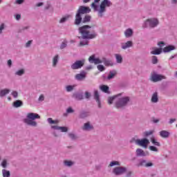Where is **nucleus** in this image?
Returning a JSON list of instances; mask_svg holds the SVG:
<instances>
[{"instance_id": "nucleus-28", "label": "nucleus", "mask_w": 177, "mask_h": 177, "mask_svg": "<svg viewBox=\"0 0 177 177\" xmlns=\"http://www.w3.org/2000/svg\"><path fill=\"white\" fill-rule=\"evenodd\" d=\"M100 89H101V91H102V92H104L105 93H109V86L106 85L100 86Z\"/></svg>"}, {"instance_id": "nucleus-21", "label": "nucleus", "mask_w": 177, "mask_h": 177, "mask_svg": "<svg viewBox=\"0 0 177 177\" xmlns=\"http://www.w3.org/2000/svg\"><path fill=\"white\" fill-rule=\"evenodd\" d=\"M160 136H161V138H169V132L165 130H162L160 131Z\"/></svg>"}, {"instance_id": "nucleus-26", "label": "nucleus", "mask_w": 177, "mask_h": 177, "mask_svg": "<svg viewBox=\"0 0 177 177\" xmlns=\"http://www.w3.org/2000/svg\"><path fill=\"white\" fill-rule=\"evenodd\" d=\"M23 106V102L21 100H17L13 102V107L17 108Z\"/></svg>"}, {"instance_id": "nucleus-40", "label": "nucleus", "mask_w": 177, "mask_h": 177, "mask_svg": "<svg viewBox=\"0 0 177 177\" xmlns=\"http://www.w3.org/2000/svg\"><path fill=\"white\" fill-rule=\"evenodd\" d=\"M152 63L153 64H157L158 63V59L156 56L152 57Z\"/></svg>"}, {"instance_id": "nucleus-39", "label": "nucleus", "mask_w": 177, "mask_h": 177, "mask_svg": "<svg viewBox=\"0 0 177 177\" xmlns=\"http://www.w3.org/2000/svg\"><path fill=\"white\" fill-rule=\"evenodd\" d=\"M114 165H120V162L113 160L111 162L109 167H114Z\"/></svg>"}, {"instance_id": "nucleus-43", "label": "nucleus", "mask_w": 177, "mask_h": 177, "mask_svg": "<svg viewBox=\"0 0 177 177\" xmlns=\"http://www.w3.org/2000/svg\"><path fill=\"white\" fill-rule=\"evenodd\" d=\"M97 68L99 70V71H104V70L106 69V68H104L103 65H98Z\"/></svg>"}, {"instance_id": "nucleus-64", "label": "nucleus", "mask_w": 177, "mask_h": 177, "mask_svg": "<svg viewBox=\"0 0 177 177\" xmlns=\"http://www.w3.org/2000/svg\"><path fill=\"white\" fill-rule=\"evenodd\" d=\"M171 3H177V0H171Z\"/></svg>"}, {"instance_id": "nucleus-11", "label": "nucleus", "mask_w": 177, "mask_h": 177, "mask_svg": "<svg viewBox=\"0 0 177 177\" xmlns=\"http://www.w3.org/2000/svg\"><path fill=\"white\" fill-rule=\"evenodd\" d=\"M113 172L115 175H122L127 172V169L122 167H118L113 169Z\"/></svg>"}, {"instance_id": "nucleus-6", "label": "nucleus", "mask_w": 177, "mask_h": 177, "mask_svg": "<svg viewBox=\"0 0 177 177\" xmlns=\"http://www.w3.org/2000/svg\"><path fill=\"white\" fill-rule=\"evenodd\" d=\"M91 12V8L89 7L80 6L75 16V24L78 26L82 21V17L81 15H84V13H89Z\"/></svg>"}, {"instance_id": "nucleus-57", "label": "nucleus", "mask_w": 177, "mask_h": 177, "mask_svg": "<svg viewBox=\"0 0 177 177\" xmlns=\"http://www.w3.org/2000/svg\"><path fill=\"white\" fill-rule=\"evenodd\" d=\"M68 136L69 138H71V139H75V135H74L73 133H69Z\"/></svg>"}, {"instance_id": "nucleus-47", "label": "nucleus", "mask_w": 177, "mask_h": 177, "mask_svg": "<svg viewBox=\"0 0 177 177\" xmlns=\"http://www.w3.org/2000/svg\"><path fill=\"white\" fill-rule=\"evenodd\" d=\"M74 112V109H73V108L71 107H68L67 109H66V113L68 114H70L71 113H73Z\"/></svg>"}, {"instance_id": "nucleus-15", "label": "nucleus", "mask_w": 177, "mask_h": 177, "mask_svg": "<svg viewBox=\"0 0 177 177\" xmlns=\"http://www.w3.org/2000/svg\"><path fill=\"white\" fill-rule=\"evenodd\" d=\"M133 45V43L131 41H128L126 43H122L121 44V47L122 49H128V48H131Z\"/></svg>"}, {"instance_id": "nucleus-14", "label": "nucleus", "mask_w": 177, "mask_h": 177, "mask_svg": "<svg viewBox=\"0 0 177 177\" xmlns=\"http://www.w3.org/2000/svg\"><path fill=\"white\" fill-rule=\"evenodd\" d=\"M75 78L77 81H82L83 80H85V78H86V73L82 72L79 74H77Z\"/></svg>"}, {"instance_id": "nucleus-34", "label": "nucleus", "mask_w": 177, "mask_h": 177, "mask_svg": "<svg viewBox=\"0 0 177 177\" xmlns=\"http://www.w3.org/2000/svg\"><path fill=\"white\" fill-rule=\"evenodd\" d=\"M47 121L48 124H59V120H53L50 118H48Z\"/></svg>"}, {"instance_id": "nucleus-10", "label": "nucleus", "mask_w": 177, "mask_h": 177, "mask_svg": "<svg viewBox=\"0 0 177 177\" xmlns=\"http://www.w3.org/2000/svg\"><path fill=\"white\" fill-rule=\"evenodd\" d=\"M85 64V60H79L76 61L74 64L71 65L72 70H78V68H81L82 66Z\"/></svg>"}, {"instance_id": "nucleus-2", "label": "nucleus", "mask_w": 177, "mask_h": 177, "mask_svg": "<svg viewBox=\"0 0 177 177\" xmlns=\"http://www.w3.org/2000/svg\"><path fill=\"white\" fill-rule=\"evenodd\" d=\"M129 97L124 95V93H122L109 97L108 103L109 104H113V102H115L116 109H122L129 103Z\"/></svg>"}, {"instance_id": "nucleus-23", "label": "nucleus", "mask_w": 177, "mask_h": 177, "mask_svg": "<svg viewBox=\"0 0 177 177\" xmlns=\"http://www.w3.org/2000/svg\"><path fill=\"white\" fill-rule=\"evenodd\" d=\"M70 17H72L71 15H66L64 17H63L60 20H59V23L60 24H63V23H66V21H67V20H68V19H70Z\"/></svg>"}, {"instance_id": "nucleus-54", "label": "nucleus", "mask_w": 177, "mask_h": 177, "mask_svg": "<svg viewBox=\"0 0 177 177\" xmlns=\"http://www.w3.org/2000/svg\"><path fill=\"white\" fill-rule=\"evenodd\" d=\"M149 167H153V162H147V165L145 166L146 168H149Z\"/></svg>"}, {"instance_id": "nucleus-45", "label": "nucleus", "mask_w": 177, "mask_h": 177, "mask_svg": "<svg viewBox=\"0 0 177 177\" xmlns=\"http://www.w3.org/2000/svg\"><path fill=\"white\" fill-rule=\"evenodd\" d=\"M8 165V161L6 160H3L1 162V166L3 168H6V165Z\"/></svg>"}, {"instance_id": "nucleus-56", "label": "nucleus", "mask_w": 177, "mask_h": 177, "mask_svg": "<svg viewBox=\"0 0 177 177\" xmlns=\"http://www.w3.org/2000/svg\"><path fill=\"white\" fill-rule=\"evenodd\" d=\"M5 28V25L3 24L0 26V34H2V30Z\"/></svg>"}, {"instance_id": "nucleus-36", "label": "nucleus", "mask_w": 177, "mask_h": 177, "mask_svg": "<svg viewBox=\"0 0 177 177\" xmlns=\"http://www.w3.org/2000/svg\"><path fill=\"white\" fill-rule=\"evenodd\" d=\"M24 74V69H20L15 73V75L21 76Z\"/></svg>"}, {"instance_id": "nucleus-5", "label": "nucleus", "mask_w": 177, "mask_h": 177, "mask_svg": "<svg viewBox=\"0 0 177 177\" xmlns=\"http://www.w3.org/2000/svg\"><path fill=\"white\" fill-rule=\"evenodd\" d=\"M90 63H94V64H100L103 63L104 66H113V62L109 59H106L105 57L102 58H95V55H92L88 58Z\"/></svg>"}, {"instance_id": "nucleus-27", "label": "nucleus", "mask_w": 177, "mask_h": 177, "mask_svg": "<svg viewBox=\"0 0 177 177\" xmlns=\"http://www.w3.org/2000/svg\"><path fill=\"white\" fill-rule=\"evenodd\" d=\"M115 57L117 63H119V64L122 63V56H121V55L115 54Z\"/></svg>"}, {"instance_id": "nucleus-58", "label": "nucleus", "mask_w": 177, "mask_h": 177, "mask_svg": "<svg viewBox=\"0 0 177 177\" xmlns=\"http://www.w3.org/2000/svg\"><path fill=\"white\" fill-rule=\"evenodd\" d=\"M15 19H16V20H20V19H21V15H17L15 16Z\"/></svg>"}, {"instance_id": "nucleus-7", "label": "nucleus", "mask_w": 177, "mask_h": 177, "mask_svg": "<svg viewBox=\"0 0 177 177\" xmlns=\"http://www.w3.org/2000/svg\"><path fill=\"white\" fill-rule=\"evenodd\" d=\"M160 21L157 18H150L147 19L144 24V27H150V28H154L158 26Z\"/></svg>"}, {"instance_id": "nucleus-32", "label": "nucleus", "mask_w": 177, "mask_h": 177, "mask_svg": "<svg viewBox=\"0 0 177 177\" xmlns=\"http://www.w3.org/2000/svg\"><path fill=\"white\" fill-rule=\"evenodd\" d=\"M64 162L66 167H71V165H74V162L71 160H65Z\"/></svg>"}, {"instance_id": "nucleus-38", "label": "nucleus", "mask_w": 177, "mask_h": 177, "mask_svg": "<svg viewBox=\"0 0 177 177\" xmlns=\"http://www.w3.org/2000/svg\"><path fill=\"white\" fill-rule=\"evenodd\" d=\"M154 133V131H145L144 132L143 135L144 136H150V135H153Z\"/></svg>"}, {"instance_id": "nucleus-42", "label": "nucleus", "mask_w": 177, "mask_h": 177, "mask_svg": "<svg viewBox=\"0 0 177 177\" xmlns=\"http://www.w3.org/2000/svg\"><path fill=\"white\" fill-rule=\"evenodd\" d=\"M149 150H151V151H156V153L158 151V149L154 146H150Z\"/></svg>"}, {"instance_id": "nucleus-61", "label": "nucleus", "mask_w": 177, "mask_h": 177, "mask_svg": "<svg viewBox=\"0 0 177 177\" xmlns=\"http://www.w3.org/2000/svg\"><path fill=\"white\" fill-rule=\"evenodd\" d=\"M160 121V120L158 119H153V122H154L155 124H157V122H158Z\"/></svg>"}, {"instance_id": "nucleus-59", "label": "nucleus", "mask_w": 177, "mask_h": 177, "mask_svg": "<svg viewBox=\"0 0 177 177\" xmlns=\"http://www.w3.org/2000/svg\"><path fill=\"white\" fill-rule=\"evenodd\" d=\"M8 66L9 67H11V66H12V60L9 59V60L8 61Z\"/></svg>"}, {"instance_id": "nucleus-3", "label": "nucleus", "mask_w": 177, "mask_h": 177, "mask_svg": "<svg viewBox=\"0 0 177 177\" xmlns=\"http://www.w3.org/2000/svg\"><path fill=\"white\" fill-rule=\"evenodd\" d=\"M79 31L84 39H92L97 35L95 32L91 33V28L89 26H84L80 28Z\"/></svg>"}, {"instance_id": "nucleus-63", "label": "nucleus", "mask_w": 177, "mask_h": 177, "mask_svg": "<svg viewBox=\"0 0 177 177\" xmlns=\"http://www.w3.org/2000/svg\"><path fill=\"white\" fill-rule=\"evenodd\" d=\"M42 5H44L43 3H39L37 4V6L39 7V6H42Z\"/></svg>"}, {"instance_id": "nucleus-12", "label": "nucleus", "mask_w": 177, "mask_h": 177, "mask_svg": "<svg viewBox=\"0 0 177 177\" xmlns=\"http://www.w3.org/2000/svg\"><path fill=\"white\" fill-rule=\"evenodd\" d=\"M136 154L137 157H146V156H149V152H145L142 149H137Z\"/></svg>"}, {"instance_id": "nucleus-30", "label": "nucleus", "mask_w": 177, "mask_h": 177, "mask_svg": "<svg viewBox=\"0 0 177 177\" xmlns=\"http://www.w3.org/2000/svg\"><path fill=\"white\" fill-rule=\"evenodd\" d=\"M75 99L77 100H82L84 99V97L82 96V94L81 93H76L74 95Z\"/></svg>"}, {"instance_id": "nucleus-17", "label": "nucleus", "mask_w": 177, "mask_h": 177, "mask_svg": "<svg viewBox=\"0 0 177 177\" xmlns=\"http://www.w3.org/2000/svg\"><path fill=\"white\" fill-rule=\"evenodd\" d=\"M83 129L84 131H91V129H93V125L91 124V122H88L84 124Z\"/></svg>"}, {"instance_id": "nucleus-16", "label": "nucleus", "mask_w": 177, "mask_h": 177, "mask_svg": "<svg viewBox=\"0 0 177 177\" xmlns=\"http://www.w3.org/2000/svg\"><path fill=\"white\" fill-rule=\"evenodd\" d=\"M94 99L96 100L98 104V107H100V98L99 92L97 91V90L94 91Z\"/></svg>"}, {"instance_id": "nucleus-9", "label": "nucleus", "mask_w": 177, "mask_h": 177, "mask_svg": "<svg viewBox=\"0 0 177 177\" xmlns=\"http://www.w3.org/2000/svg\"><path fill=\"white\" fill-rule=\"evenodd\" d=\"M161 80H165V76L162 75H158L156 73V72H153L151 75V80L153 82H158V81H161Z\"/></svg>"}, {"instance_id": "nucleus-35", "label": "nucleus", "mask_w": 177, "mask_h": 177, "mask_svg": "<svg viewBox=\"0 0 177 177\" xmlns=\"http://www.w3.org/2000/svg\"><path fill=\"white\" fill-rule=\"evenodd\" d=\"M74 88H75V85H73V86H71V85L67 86L66 87V92H71V91H73V89H74Z\"/></svg>"}, {"instance_id": "nucleus-53", "label": "nucleus", "mask_w": 177, "mask_h": 177, "mask_svg": "<svg viewBox=\"0 0 177 177\" xmlns=\"http://www.w3.org/2000/svg\"><path fill=\"white\" fill-rule=\"evenodd\" d=\"M66 46H67V42L66 41L62 42V44H61V49H64Z\"/></svg>"}, {"instance_id": "nucleus-4", "label": "nucleus", "mask_w": 177, "mask_h": 177, "mask_svg": "<svg viewBox=\"0 0 177 177\" xmlns=\"http://www.w3.org/2000/svg\"><path fill=\"white\" fill-rule=\"evenodd\" d=\"M41 116L38 115V113H29L27 115V118L24 119L25 124L27 125H30V127H37V122L34 121V120H39Z\"/></svg>"}, {"instance_id": "nucleus-20", "label": "nucleus", "mask_w": 177, "mask_h": 177, "mask_svg": "<svg viewBox=\"0 0 177 177\" xmlns=\"http://www.w3.org/2000/svg\"><path fill=\"white\" fill-rule=\"evenodd\" d=\"M171 50H175V46H167L163 48V52L165 53H167L168 52H171Z\"/></svg>"}, {"instance_id": "nucleus-31", "label": "nucleus", "mask_w": 177, "mask_h": 177, "mask_svg": "<svg viewBox=\"0 0 177 177\" xmlns=\"http://www.w3.org/2000/svg\"><path fill=\"white\" fill-rule=\"evenodd\" d=\"M151 143H153V145H154V146H158V147H160V144L159 142H157V140L154 138V137H152L151 138Z\"/></svg>"}, {"instance_id": "nucleus-8", "label": "nucleus", "mask_w": 177, "mask_h": 177, "mask_svg": "<svg viewBox=\"0 0 177 177\" xmlns=\"http://www.w3.org/2000/svg\"><path fill=\"white\" fill-rule=\"evenodd\" d=\"M136 144H137L138 146H141V147H145V149H147V146L150 144V141H149L147 138H142V139H137L136 140Z\"/></svg>"}, {"instance_id": "nucleus-52", "label": "nucleus", "mask_w": 177, "mask_h": 177, "mask_svg": "<svg viewBox=\"0 0 177 177\" xmlns=\"http://www.w3.org/2000/svg\"><path fill=\"white\" fill-rule=\"evenodd\" d=\"M31 44H32V40H29L26 44V48H30L31 46Z\"/></svg>"}, {"instance_id": "nucleus-18", "label": "nucleus", "mask_w": 177, "mask_h": 177, "mask_svg": "<svg viewBox=\"0 0 177 177\" xmlns=\"http://www.w3.org/2000/svg\"><path fill=\"white\" fill-rule=\"evenodd\" d=\"M151 101L152 103H158V93L155 92L153 93Z\"/></svg>"}, {"instance_id": "nucleus-50", "label": "nucleus", "mask_w": 177, "mask_h": 177, "mask_svg": "<svg viewBox=\"0 0 177 177\" xmlns=\"http://www.w3.org/2000/svg\"><path fill=\"white\" fill-rule=\"evenodd\" d=\"M84 95H85L86 99H89V97H91V93H89L88 91H86L84 93Z\"/></svg>"}, {"instance_id": "nucleus-33", "label": "nucleus", "mask_w": 177, "mask_h": 177, "mask_svg": "<svg viewBox=\"0 0 177 177\" xmlns=\"http://www.w3.org/2000/svg\"><path fill=\"white\" fill-rule=\"evenodd\" d=\"M3 177H9L10 176V172L9 171H6V169H3Z\"/></svg>"}, {"instance_id": "nucleus-46", "label": "nucleus", "mask_w": 177, "mask_h": 177, "mask_svg": "<svg viewBox=\"0 0 177 177\" xmlns=\"http://www.w3.org/2000/svg\"><path fill=\"white\" fill-rule=\"evenodd\" d=\"M12 96H13V97H15V99L17 97V96H19V93H17V91H12L11 93Z\"/></svg>"}, {"instance_id": "nucleus-51", "label": "nucleus", "mask_w": 177, "mask_h": 177, "mask_svg": "<svg viewBox=\"0 0 177 177\" xmlns=\"http://www.w3.org/2000/svg\"><path fill=\"white\" fill-rule=\"evenodd\" d=\"M158 45L160 46V48H162L165 46V43H164V41H159L158 43Z\"/></svg>"}, {"instance_id": "nucleus-29", "label": "nucleus", "mask_w": 177, "mask_h": 177, "mask_svg": "<svg viewBox=\"0 0 177 177\" xmlns=\"http://www.w3.org/2000/svg\"><path fill=\"white\" fill-rule=\"evenodd\" d=\"M115 74H117V72L115 71H111L108 75V80H111V78H114Z\"/></svg>"}, {"instance_id": "nucleus-25", "label": "nucleus", "mask_w": 177, "mask_h": 177, "mask_svg": "<svg viewBox=\"0 0 177 177\" xmlns=\"http://www.w3.org/2000/svg\"><path fill=\"white\" fill-rule=\"evenodd\" d=\"M10 92V89L4 88L0 91V96L3 97L6 96V95H8Z\"/></svg>"}, {"instance_id": "nucleus-24", "label": "nucleus", "mask_w": 177, "mask_h": 177, "mask_svg": "<svg viewBox=\"0 0 177 177\" xmlns=\"http://www.w3.org/2000/svg\"><path fill=\"white\" fill-rule=\"evenodd\" d=\"M162 53V48H155L151 51V55H160Z\"/></svg>"}, {"instance_id": "nucleus-1", "label": "nucleus", "mask_w": 177, "mask_h": 177, "mask_svg": "<svg viewBox=\"0 0 177 177\" xmlns=\"http://www.w3.org/2000/svg\"><path fill=\"white\" fill-rule=\"evenodd\" d=\"M99 2L100 0H94V2L91 3V8L94 9V12H97L98 17H103L106 13V8H110L113 3L110 0H103L100 5H97Z\"/></svg>"}, {"instance_id": "nucleus-41", "label": "nucleus", "mask_w": 177, "mask_h": 177, "mask_svg": "<svg viewBox=\"0 0 177 177\" xmlns=\"http://www.w3.org/2000/svg\"><path fill=\"white\" fill-rule=\"evenodd\" d=\"M147 164V161L145 160H142L140 161V165H141V167H146Z\"/></svg>"}, {"instance_id": "nucleus-62", "label": "nucleus", "mask_w": 177, "mask_h": 177, "mask_svg": "<svg viewBox=\"0 0 177 177\" xmlns=\"http://www.w3.org/2000/svg\"><path fill=\"white\" fill-rule=\"evenodd\" d=\"M84 3H88V2H91V0H82Z\"/></svg>"}, {"instance_id": "nucleus-60", "label": "nucleus", "mask_w": 177, "mask_h": 177, "mask_svg": "<svg viewBox=\"0 0 177 177\" xmlns=\"http://www.w3.org/2000/svg\"><path fill=\"white\" fill-rule=\"evenodd\" d=\"M175 121H176V119H170L169 124H174V122H175Z\"/></svg>"}, {"instance_id": "nucleus-22", "label": "nucleus", "mask_w": 177, "mask_h": 177, "mask_svg": "<svg viewBox=\"0 0 177 177\" xmlns=\"http://www.w3.org/2000/svg\"><path fill=\"white\" fill-rule=\"evenodd\" d=\"M59 63V55H56L53 57V67H56Z\"/></svg>"}, {"instance_id": "nucleus-49", "label": "nucleus", "mask_w": 177, "mask_h": 177, "mask_svg": "<svg viewBox=\"0 0 177 177\" xmlns=\"http://www.w3.org/2000/svg\"><path fill=\"white\" fill-rule=\"evenodd\" d=\"M88 45V40L84 39L80 41V46Z\"/></svg>"}, {"instance_id": "nucleus-19", "label": "nucleus", "mask_w": 177, "mask_h": 177, "mask_svg": "<svg viewBox=\"0 0 177 177\" xmlns=\"http://www.w3.org/2000/svg\"><path fill=\"white\" fill-rule=\"evenodd\" d=\"M133 35V30H132V29L131 28H128L124 31V35L126 38H129Z\"/></svg>"}, {"instance_id": "nucleus-44", "label": "nucleus", "mask_w": 177, "mask_h": 177, "mask_svg": "<svg viewBox=\"0 0 177 177\" xmlns=\"http://www.w3.org/2000/svg\"><path fill=\"white\" fill-rule=\"evenodd\" d=\"M91 21V16L89 15H86L84 19V23H86L88 21Z\"/></svg>"}, {"instance_id": "nucleus-55", "label": "nucleus", "mask_w": 177, "mask_h": 177, "mask_svg": "<svg viewBox=\"0 0 177 177\" xmlns=\"http://www.w3.org/2000/svg\"><path fill=\"white\" fill-rule=\"evenodd\" d=\"M23 2H24V0H16L15 1V3H17V5H21V3H23Z\"/></svg>"}, {"instance_id": "nucleus-37", "label": "nucleus", "mask_w": 177, "mask_h": 177, "mask_svg": "<svg viewBox=\"0 0 177 177\" xmlns=\"http://www.w3.org/2000/svg\"><path fill=\"white\" fill-rule=\"evenodd\" d=\"M89 115L88 112L84 111L80 114V118H85Z\"/></svg>"}, {"instance_id": "nucleus-13", "label": "nucleus", "mask_w": 177, "mask_h": 177, "mask_svg": "<svg viewBox=\"0 0 177 177\" xmlns=\"http://www.w3.org/2000/svg\"><path fill=\"white\" fill-rule=\"evenodd\" d=\"M52 129H56L57 131H61V132H67L68 128L66 127H58L56 125L51 126Z\"/></svg>"}, {"instance_id": "nucleus-48", "label": "nucleus", "mask_w": 177, "mask_h": 177, "mask_svg": "<svg viewBox=\"0 0 177 177\" xmlns=\"http://www.w3.org/2000/svg\"><path fill=\"white\" fill-rule=\"evenodd\" d=\"M39 102H44L45 100V96H44V95H41L39 97V99H38Z\"/></svg>"}]
</instances>
